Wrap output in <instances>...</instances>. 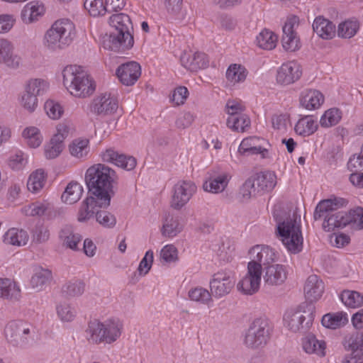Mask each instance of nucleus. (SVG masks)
<instances>
[{
	"mask_svg": "<svg viewBox=\"0 0 363 363\" xmlns=\"http://www.w3.org/2000/svg\"><path fill=\"white\" fill-rule=\"evenodd\" d=\"M118 177L116 172L104 164H96L89 167L85 174L88 194L95 196L96 202L111 204L116 194L115 184Z\"/></svg>",
	"mask_w": 363,
	"mask_h": 363,
	"instance_id": "obj_1",
	"label": "nucleus"
},
{
	"mask_svg": "<svg viewBox=\"0 0 363 363\" xmlns=\"http://www.w3.org/2000/svg\"><path fill=\"white\" fill-rule=\"evenodd\" d=\"M108 23L113 30L104 36L103 47L118 52L131 49L134 45L131 33L133 26L129 16L123 13L113 14L109 18Z\"/></svg>",
	"mask_w": 363,
	"mask_h": 363,
	"instance_id": "obj_2",
	"label": "nucleus"
},
{
	"mask_svg": "<svg viewBox=\"0 0 363 363\" xmlns=\"http://www.w3.org/2000/svg\"><path fill=\"white\" fill-rule=\"evenodd\" d=\"M277 222L276 235L286 250L291 254H298L303 250V238L301 228V218L296 213L281 216L276 208L273 213Z\"/></svg>",
	"mask_w": 363,
	"mask_h": 363,
	"instance_id": "obj_3",
	"label": "nucleus"
},
{
	"mask_svg": "<svg viewBox=\"0 0 363 363\" xmlns=\"http://www.w3.org/2000/svg\"><path fill=\"white\" fill-rule=\"evenodd\" d=\"M62 75L64 85L72 95L85 98L94 92L96 85L94 81L81 67L67 66L63 69Z\"/></svg>",
	"mask_w": 363,
	"mask_h": 363,
	"instance_id": "obj_4",
	"label": "nucleus"
},
{
	"mask_svg": "<svg viewBox=\"0 0 363 363\" xmlns=\"http://www.w3.org/2000/svg\"><path fill=\"white\" fill-rule=\"evenodd\" d=\"M74 24L69 19L56 21L44 37L45 45L50 50H62L71 44L75 37Z\"/></svg>",
	"mask_w": 363,
	"mask_h": 363,
	"instance_id": "obj_5",
	"label": "nucleus"
},
{
	"mask_svg": "<svg viewBox=\"0 0 363 363\" xmlns=\"http://www.w3.org/2000/svg\"><path fill=\"white\" fill-rule=\"evenodd\" d=\"M314 313L315 306L313 303H302L297 308L287 311L284 320L291 331L305 333L313 324Z\"/></svg>",
	"mask_w": 363,
	"mask_h": 363,
	"instance_id": "obj_6",
	"label": "nucleus"
},
{
	"mask_svg": "<svg viewBox=\"0 0 363 363\" xmlns=\"http://www.w3.org/2000/svg\"><path fill=\"white\" fill-rule=\"evenodd\" d=\"M272 328L266 318L255 319L247 329L244 343L251 349L264 347L270 339Z\"/></svg>",
	"mask_w": 363,
	"mask_h": 363,
	"instance_id": "obj_7",
	"label": "nucleus"
},
{
	"mask_svg": "<svg viewBox=\"0 0 363 363\" xmlns=\"http://www.w3.org/2000/svg\"><path fill=\"white\" fill-rule=\"evenodd\" d=\"M31 325L23 320L10 321L5 327L4 333L7 340L13 345L26 344L31 337Z\"/></svg>",
	"mask_w": 363,
	"mask_h": 363,
	"instance_id": "obj_8",
	"label": "nucleus"
},
{
	"mask_svg": "<svg viewBox=\"0 0 363 363\" xmlns=\"http://www.w3.org/2000/svg\"><path fill=\"white\" fill-rule=\"evenodd\" d=\"M196 191L194 183L190 181H179L173 187L170 206L176 210L181 209L191 199Z\"/></svg>",
	"mask_w": 363,
	"mask_h": 363,
	"instance_id": "obj_9",
	"label": "nucleus"
},
{
	"mask_svg": "<svg viewBox=\"0 0 363 363\" xmlns=\"http://www.w3.org/2000/svg\"><path fill=\"white\" fill-rule=\"evenodd\" d=\"M234 285L235 281L229 273L218 272L210 281L211 294L215 298H222L230 294Z\"/></svg>",
	"mask_w": 363,
	"mask_h": 363,
	"instance_id": "obj_10",
	"label": "nucleus"
},
{
	"mask_svg": "<svg viewBox=\"0 0 363 363\" xmlns=\"http://www.w3.org/2000/svg\"><path fill=\"white\" fill-rule=\"evenodd\" d=\"M302 74L301 67L295 61L284 63L277 70V81L281 85H289L298 81Z\"/></svg>",
	"mask_w": 363,
	"mask_h": 363,
	"instance_id": "obj_11",
	"label": "nucleus"
},
{
	"mask_svg": "<svg viewBox=\"0 0 363 363\" xmlns=\"http://www.w3.org/2000/svg\"><path fill=\"white\" fill-rule=\"evenodd\" d=\"M118 108L117 100L110 94H102L94 98L90 105V111L97 116H106L113 113Z\"/></svg>",
	"mask_w": 363,
	"mask_h": 363,
	"instance_id": "obj_12",
	"label": "nucleus"
},
{
	"mask_svg": "<svg viewBox=\"0 0 363 363\" xmlns=\"http://www.w3.org/2000/svg\"><path fill=\"white\" fill-rule=\"evenodd\" d=\"M298 26V18L292 16L286 21L283 26L282 46L286 51L294 52L299 49V39L294 32V26Z\"/></svg>",
	"mask_w": 363,
	"mask_h": 363,
	"instance_id": "obj_13",
	"label": "nucleus"
},
{
	"mask_svg": "<svg viewBox=\"0 0 363 363\" xmlns=\"http://www.w3.org/2000/svg\"><path fill=\"white\" fill-rule=\"evenodd\" d=\"M116 75L123 84L132 86L141 75L140 65L134 61L122 64L116 69Z\"/></svg>",
	"mask_w": 363,
	"mask_h": 363,
	"instance_id": "obj_14",
	"label": "nucleus"
},
{
	"mask_svg": "<svg viewBox=\"0 0 363 363\" xmlns=\"http://www.w3.org/2000/svg\"><path fill=\"white\" fill-rule=\"evenodd\" d=\"M250 262H255L264 268L276 260V254L269 246L257 245L249 251Z\"/></svg>",
	"mask_w": 363,
	"mask_h": 363,
	"instance_id": "obj_15",
	"label": "nucleus"
},
{
	"mask_svg": "<svg viewBox=\"0 0 363 363\" xmlns=\"http://www.w3.org/2000/svg\"><path fill=\"white\" fill-rule=\"evenodd\" d=\"M101 156L103 162L112 163L128 171L133 169L137 164L135 157L120 154L113 149H107Z\"/></svg>",
	"mask_w": 363,
	"mask_h": 363,
	"instance_id": "obj_16",
	"label": "nucleus"
},
{
	"mask_svg": "<svg viewBox=\"0 0 363 363\" xmlns=\"http://www.w3.org/2000/svg\"><path fill=\"white\" fill-rule=\"evenodd\" d=\"M345 347L352 354L346 356L342 363H363V335L350 337L345 340Z\"/></svg>",
	"mask_w": 363,
	"mask_h": 363,
	"instance_id": "obj_17",
	"label": "nucleus"
},
{
	"mask_svg": "<svg viewBox=\"0 0 363 363\" xmlns=\"http://www.w3.org/2000/svg\"><path fill=\"white\" fill-rule=\"evenodd\" d=\"M13 44L6 39H0V64H4L11 69H18L21 63V58L14 54Z\"/></svg>",
	"mask_w": 363,
	"mask_h": 363,
	"instance_id": "obj_18",
	"label": "nucleus"
},
{
	"mask_svg": "<svg viewBox=\"0 0 363 363\" xmlns=\"http://www.w3.org/2000/svg\"><path fill=\"white\" fill-rule=\"evenodd\" d=\"M324 288V283L317 275L313 274L308 277L304 286V294L309 303L316 301L322 296Z\"/></svg>",
	"mask_w": 363,
	"mask_h": 363,
	"instance_id": "obj_19",
	"label": "nucleus"
},
{
	"mask_svg": "<svg viewBox=\"0 0 363 363\" xmlns=\"http://www.w3.org/2000/svg\"><path fill=\"white\" fill-rule=\"evenodd\" d=\"M180 61L186 69L191 72H196L200 69L208 67V60L205 53L195 52L193 55L184 52L180 57Z\"/></svg>",
	"mask_w": 363,
	"mask_h": 363,
	"instance_id": "obj_20",
	"label": "nucleus"
},
{
	"mask_svg": "<svg viewBox=\"0 0 363 363\" xmlns=\"http://www.w3.org/2000/svg\"><path fill=\"white\" fill-rule=\"evenodd\" d=\"M95 198V196L89 194L82 202L77 213V220L79 222L84 223L93 218L94 213L96 214V212L94 211V207L106 208L110 206V204L104 206V204L96 202L98 200Z\"/></svg>",
	"mask_w": 363,
	"mask_h": 363,
	"instance_id": "obj_21",
	"label": "nucleus"
},
{
	"mask_svg": "<svg viewBox=\"0 0 363 363\" xmlns=\"http://www.w3.org/2000/svg\"><path fill=\"white\" fill-rule=\"evenodd\" d=\"M265 284L269 286L280 285L286 279V272L281 264H270L264 268Z\"/></svg>",
	"mask_w": 363,
	"mask_h": 363,
	"instance_id": "obj_22",
	"label": "nucleus"
},
{
	"mask_svg": "<svg viewBox=\"0 0 363 363\" xmlns=\"http://www.w3.org/2000/svg\"><path fill=\"white\" fill-rule=\"evenodd\" d=\"M52 274L51 270L36 267L30 280L31 288L38 292L43 291L52 281Z\"/></svg>",
	"mask_w": 363,
	"mask_h": 363,
	"instance_id": "obj_23",
	"label": "nucleus"
},
{
	"mask_svg": "<svg viewBox=\"0 0 363 363\" xmlns=\"http://www.w3.org/2000/svg\"><path fill=\"white\" fill-rule=\"evenodd\" d=\"M302 347L304 352L309 354H315L319 357H324L326 355V342L318 340L312 334L302 339Z\"/></svg>",
	"mask_w": 363,
	"mask_h": 363,
	"instance_id": "obj_24",
	"label": "nucleus"
},
{
	"mask_svg": "<svg viewBox=\"0 0 363 363\" xmlns=\"http://www.w3.org/2000/svg\"><path fill=\"white\" fill-rule=\"evenodd\" d=\"M346 203L347 201L341 198L323 200L317 205L314 211L313 218L315 220L322 218H325V216L331 214L333 211L345 206Z\"/></svg>",
	"mask_w": 363,
	"mask_h": 363,
	"instance_id": "obj_25",
	"label": "nucleus"
},
{
	"mask_svg": "<svg viewBox=\"0 0 363 363\" xmlns=\"http://www.w3.org/2000/svg\"><path fill=\"white\" fill-rule=\"evenodd\" d=\"M299 101L303 108L307 110H315L323 103L324 96L318 90L308 89L301 92Z\"/></svg>",
	"mask_w": 363,
	"mask_h": 363,
	"instance_id": "obj_26",
	"label": "nucleus"
},
{
	"mask_svg": "<svg viewBox=\"0 0 363 363\" xmlns=\"http://www.w3.org/2000/svg\"><path fill=\"white\" fill-rule=\"evenodd\" d=\"M183 228L184 225L179 221V216L168 213L163 219L161 233L164 237L172 238L182 232Z\"/></svg>",
	"mask_w": 363,
	"mask_h": 363,
	"instance_id": "obj_27",
	"label": "nucleus"
},
{
	"mask_svg": "<svg viewBox=\"0 0 363 363\" xmlns=\"http://www.w3.org/2000/svg\"><path fill=\"white\" fill-rule=\"evenodd\" d=\"M313 29L318 36L323 39H331L335 33V25L323 16H318L315 18Z\"/></svg>",
	"mask_w": 363,
	"mask_h": 363,
	"instance_id": "obj_28",
	"label": "nucleus"
},
{
	"mask_svg": "<svg viewBox=\"0 0 363 363\" xmlns=\"http://www.w3.org/2000/svg\"><path fill=\"white\" fill-rule=\"evenodd\" d=\"M255 184L261 194L271 191L277 184V177L274 172H264L255 174Z\"/></svg>",
	"mask_w": 363,
	"mask_h": 363,
	"instance_id": "obj_29",
	"label": "nucleus"
},
{
	"mask_svg": "<svg viewBox=\"0 0 363 363\" xmlns=\"http://www.w3.org/2000/svg\"><path fill=\"white\" fill-rule=\"evenodd\" d=\"M229 179L230 176L228 173L211 176L209 180L203 184V187L205 191L218 194L225 190L229 182Z\"/></svg>",
	"mask_w": 363,
	"mask_h": 363,
	"instance_id": "obj_30",
	"label": "nucleus"
},
{
	"mask_svg": "<svg viewBox=\"0 0 363 363\" xmlns=\"http://www.w3.org/2000/svg\"><path fill=\"white\" fill-rule=\"evenodd\" d=\"M20 296L21 290L14 281L0 278V298L18 301Z\"/></svg>",
	"mask_w": 363,
	"mask_h": 363,
	"instance_id": "obj_31",
	"label": "nucleus"
},
{
	"mask_svg": "<svg viewBox=\"0 0 363 363\" xmlns=\"http://www.w3.org/2000/svg\"><path fill=\"white\" fill-rule=\"evenodd\" d=\"M44 6L38 2L31 1L23 9L21 17L25 23H31L38 20V16L44 13Z\"/></svg>",
	"mask_w": 363,
	"mask_h": 363,
	"instance_id": "obj_32",
	"label": "nucleus"
},
{
	"mask_svg": "<svg viewBox=\"0 0 363 363\" xmlns=\"http://www.w3.org/2000/svg\"><path fill=\"white\" fill-rule=\"evenodd\" d=\"M346 212L338 211L325 216L323 228L325 231H333L336 228H344L347 225L345 219Z\"/></svg>",
	"mask_w": 363,
	"mask_h": 363,
	"instance_id": "obj_33",
	"label": "nucleus"
},
{
	"mask_svg": "<svg viewBox=\"0 0 363 363\" xmlns=\"http://www.w3.org/2000/svg\"><path fill=\"white\" fill-rule=\"evenodd\" d=\"M103 324L104 333L103 342L108 344L115 342L121 334V323L119 320H110Z\"/></svg>",
	"mask_w": 363,
	"mask_h": 363,
	"instance_id": "obj_34",
	"label": "nucleus"
},
{
	"mask_svg": "<svg viewBox=\"0 0 363 363\" xmlns=\"http://www.w3.org/2000/svg\"><path fill=\"white\" fill-rule=\"evenodd\" d=\"M28 238V234L26 230L11 228L5 233L4 242L8 245L22 246L26 245Z\"/></svg>",
	"mask_w": 363,
	"mask_h": 363,
	"instance_id": "obj_35",
	"label": "nucleus"
},
{
	"mask_svg": "<svg viewBox=\"0 0 363 363\" xmlns=\"http://www.w3.org/2000/svg\"><path fill=\"white\" fill-rule=\"evenodd\" d=\"M83 191L79 183L72 181L67 184L62 195V200L69 204L74 203L80 199Z\"/></svg>",
	"mask_w": 363,
	"mask_h": 363,
	"instance_id": "obj_36",
	"label": "nucleus"
},
{
	"mask_svg": "<svg viewBox=\"0 0 363 363\" xmlns=\"http://www.w3.org/2000/svg\"><path fill=\"white\" fill-rule=\"evenodd\" d=\"M348 322L347 314L342 312L327 313L322 318V325L330 329H336L345 325Z\"/></svg>",
	"mask_w": 363,
	"mask_h": 363,
	"instance_id": "obj_37",
	"label": "nucleus"
},
{
	"mask_svg": "<svg viewBox=\"0 0 363 363\" xmlns=\"http://www.w3.org/2000/svg\"><path fill=\"white\" fill-rule=\"evenodd\" d=\"M65 147L62 137L54 135L48 144L45 146V155L47 159L51 160L57 157Z\"/></svg>",
	"mask_w": 363,
	"mask_h": 363,
	"instance_id": "obj_38",
	"label": "nucleus"
},
{
	"mask_svg": "<svg viewBox=\"0 0 363 363\" xmlns=\"http://www.w3.org/2000/svg\"><path fill=\"white\" fill-rule=\"evenodd\" d=\"M48 89L49 83L46 80L40 78L30 79L24 85V89L34 94L38 98L44 95Z\"/></svg>",
	"mask_w": 363,
	"mask_h": 363,
	"instance_id": "obj_39",
	"label": "nucleus"
},
{
	"mask_svg": "<svg viewBox=\"0 0 363 363\" xmlns=\"http://www.w3.org/2000/svg\"><path fill=\"white\" fill-rule=\"evenodd\" d=\"M347 225L354 230H363V208L357 207L346 212Z\"/></svg>",
	"mask_w": 363,
	"mask_h": 363,
	"instance_id": "obj_40",
	"label": "nucleus"
},
{
	"mask_svg": "<svg viewBox=\"0 0 363 363\" xmlns=\"http://www.w3.org/2000/svg\"><path fill=\"white\" fill-rule=\"evenodd\" d=\"M318 128V125L310 116H305L298 120L295 125V131L300 135H310L313 134Z\"/></svg>",
	"mask_w": 363,
	"mask_h": 363,
	"instance_id": "obj_41",
	"label": "nucleus"
},
{
	"mask_svg": "<svg viewBox=\"0 0 363 363\" xmlns=\"http://www.w3.org/2000/svg\"><path fill=\"white\" fill-rule=\"evenodd\" d=\"M104 324L93 321L89 323L88 328L86 330L87 338L92 343H99L103 342L104 338Z\"/></svg>",
	"mask_w": 363,
	"mask_h": 363,
	"instance_id": "obj_42",
	"label": "nucleus"
},
{
	"mask_svg": "<svg viewBox=\"0 0 363 363\" xmlns=\"http://www.w3.org/2000/svg\"><path fill=\"white\" fill-rule=\"evenodd\" d=\"M250 120L245 114L229 116L227 119V126L236 132H244L250 127Z\"/></svg>",
	"mask_w": 363,
	"mask_h": 363,
	"instance_id": "obj_43",
	"label": "nucleus"
},
{
	"mask_svg": "<svg viewBox=\"0 0 363 363\" xmlns=\"http://www.w3.org/2000/svg\"><path fill=\"white\" fill-rule=\"evenodd\" d=\"M277 36L272 31L264 29L257 37L259 47L264 50H272L276 47Z\"/></svg>",
	"mask_w": 363,
	"mask_h": 363,
	"instance_id": "obj_44",
	"label": "nucleus"
},
{
	"mask_svg": "<svg viewBox=\"0 0 363 363\" xmlns=\"http://www.w3.org/2000/svg\"><path fill=\"white\" fill-rule=\"evenodd\" d=\"M246 77V69L240 65H230L226 71V78L230 82L233 84L245 81Z\"/></svg>",
	"mask_w": 363,
	"mask_h": 363,
	"instance_id": "obj_45",
	"label": "nucleus"
},
{
	"mask_svg": "<svg viewBox=\"0 0 363 363\" xmlns=\"http://www.w3.org/2000/svg\"><path fill=\"white\" fill-rule=\"evenodd\" d=\"M45 176L44 170L40 169L33 172L28 178L27 182L28 189L33 192H38L44 186Z\"/></svg>",
	"mask_w": 363,
	"mask_h": 363,
	"instance_id": "obj_46",
	"label": "nucleus"
},
{
	"mask_svg": "<svg viewBox=\"0 0 363 363\" xmlns=\"http://www.w3.org/2000/svg\"><path fill=\"white\" fill-rule=\"evenodd\" d=\"M32 241L35 244L46 242L50 238L48 227L42 223H38L31 230Z\"/></svg>",
	"mask_w": 363,
	"mask_h": 363,
	"instance_id": "obj_47",
	"label": "nucleus"
},
{
	"mask_svg": "<svg viewBox=\"0 0 363 363\" xmlns=\"http://www.w3.org/2000/svg\"><path fill=\"white\" fill-rule=\"evenodd\" d=\"M85 284L81 280H75L66 283L62 288V294L67 297H75L82 295L84 291Z\"/></svg>",
	"mask_w": 363,
	"mask_h": 363,
	"instance_id": "obj_48",
	"label": "nucleus"
},
{
	"mask_svg": "<svg viewBox=\"0 0 363 363\" xmlns=\"http://www.w3.org/2000/svg\"><path fill=\"white\" fill-rule=\"evenodd\" d=\"M340 298L344 304L350 308H357L363 304V295L354 291H344Z\"/></svg>",
	"mask_w": 363,
	"mask_h": 363,
	"instance_id": "obj_49",
	"label": "nucleus"
},
{
	"mask_svg": "<svg viewBox=\"0 0 363 363\" xmlns=\"http://www.w3.org/2000/svg\"><path fill=\"white\" fill-rule=\"evenodd\" d=\"M260 282L245 276L238 284V289L244 294L252 295L258 291Z\"/></svg>",
	"mask_w": 363,
	"mask_h": 363,
	"instance_id": "obj_50",
	"label": "nucleus"
},
{
	"mask_svg": "<svg viewBox=\"0 0 363 363\" xmlns=\"http://www.w3.org/2000/svg\"><path fill=\"white\" fill-rule=\"evenodd\" d=\"M341 118V111L338 108H330L326 111L322 116L320 123L322 127H331L338 123Z\"/></svg>",
	"mask_w": 363,
	"mask_h": 363,
	"instance_id": "obj_51",
	"label": "nucleus"
},
{
	"mask_svg": "<svg viewBox=\"0 0 363 363\" xmlns=\"http://www.w3.org/2000/svg\"><path fill=\"white\" fill-rule=\"evenodd\" d=\"M89 140L87 139H78L69 145L71 155L77 158L85 157L89 152Z\"/></svg>",
	"mask_w": 363,
	"mask_h": 363,
	"instance_id": "obj_52",
	"label": "nucleus"
},
{
	"mask_svg": "<svg viewBox=\"0 0 363 363\" xmlns=\"http://www.w3.org/2000/svg\"><path fill=\"white\" fill-rule=\"evenodd\" d=\"M359 29V24L357 21H345L339 24L337 35L344 38H350L354 36Z\"/></svg>",
	"mask_w": 363,
	"mask_h": 363,
	"instance_id": "obj_53",
	"label": "nucleus"
},
{
	"mask_svg": "<svg viewBox=\"0 0 363 363\" xmlns=\"http://www.w3.org/2000/svg\"><path fill=\"white\" fill-rule=\"evenodd\" d=\"M23 135L26 139L28 145L33 148L38 147L43 140L40 130L35 127L26 128Z\"/></svg>",
	"mask_w": 363,
	"mask_h": 363,
	"instance_id": "obj_54",
	"label": "nucleus"
},
{
	"mask_svg": "<svg viewBox=\"0 0 363 363\" xmlns=\"http://www.w3.org/2000/svg\"><path fill=\"white\" fill-rule=\"evenodd\" d=\"M84 6L89 13L94 17L103 16L106 11L103 0H85Z\"/></svg>",
	"mask_w": 363,
	"mask_h": 363,
	"instance_id": "obj_55",
	"label": "nucleus"
},
{
	"mask_svg": "<svg viewBox=\"0 0 363 363\" xmlns=\"http://www.w3.org/2000/svg\"><path fill=\"white\" fill-rule=\"evenodd\" d=\"M211 296V294L203 288H195L189 292L191 300L204 304H207L212 301Z\"/></svg>",
	"mask_w": 363,
	"mask_h": 363,
	"instance_id": "obj_56",
	"label": "nucleus"
},
{
	"mask_svg": "<svg viewBox=\"0 0 363 363\" xmlns=\"http://www.w3.org/2000/svg\"><path fill=\"white\" fill-rule=\"evenodd\" d=\"M60 238H64V242L66 246L73 250H77V244L80 242L82 237L78 233L69 232V229H64L60 233Z\"/></svg>",
	"mask_w": 363,
	"mask_h": 363,
	"instance_id": "obj_57",
	"label": "nucleus"
},
{
	"mask_svg": "<svg viewBox=\"0 0 363 363\" xmlns=\"http://www.w3.org/2000/svg\"><path fill=\"white\" fill-rule=\"evenodd\" d=\"M96 221L104 228H112L116 223V217L108 211H96Z\"/></svg>",
	"mask_w": 363,
	"mask_h": 363,
	"instance_id": "obj_58",
	"label": "nucleus"
},
{
	"mask_svg": "<svg viewBox=\"0 0 363 363\" xmlns=\"http://www.w3.org/2000/svg\"><path fill=\"white\" fill-rule=\"evenodd\" d=\"M21 104L29 112H33L38 106V97L24 89L21 98Z\"/></svg>",
	"mask_w": 363,
	"mask_h": 363,
	"instance_id": "obj_59",
	"label": "nucleus"
},
{
	"mask_svg": "<svg viewBox=\"0 0 363 363\" xmlns=\"http://www.w3.org/2000/svg\"><path fill=\"white\" fill-rule=\"evenodd\" d=\"M48 209V205L40 202H35L25 207V213L28 216H43Z\"/></svg>",
	"mask_w": 363,
	"mask_h": 363,
	"instance_id": "obj_60",
	"label": "nucleus"
},
{
	"mask_svg": "<svg viewBox=\"0 0 363 363\" xmlns=\"http://www.w3.org/2000/svg\"><path fill=\"white\" fill-rule=\"evenodd\" d=\"M45 110L48 116L52 119H58L63 113L62 107L53 100H48L45 103Z\"/></svg>",
	"mask_w": 363,
	"mask_h": 363,
	"instance_id": "obj_61",
	"label": "nucleus"
},
{
	"mask_svg": "<svg viewBox=\"0 0 363 363\" xmlns=\"http://www.w3.org/2000/svg\"><path fill=\"white\" fill-rule=\"evenodd\" d=\"M57 313L61 320L64 322L72 321L75 316V311L68 303H61L57 307Z\"/></svg>",
	"mask_w": 363,
	"mask_h": 363,
	"instance_id": "obj_62",
	"label": "nucleus"
},
{
	"mask_svg": "<svg viewBox=\"0 0 363 363\" xmlns=\"http://www.w3.org/2000/svg\"><path fill=\"white\" fill-rule=\"evenodd\" d=\"M153 252L152 250L147 251L138 267V272L140 276H145L149 272L153 262Z\"/></svg>",
	"mask_w": 363,
	"mask_h": 363,
	"instance_id": "obj_63",
	"label": "nucleus"
},
{
	"mask_svg": "<svg viewBox=\"0 0 363 363\" xmlns=\"http://www.w3.org/2000/svg\"><path fill=\"white\" fill-rule=\"evenodd\" d=\"M189 95V91L185 86H179L176 88L171 96V101L176 105L184 104Z\"/></svg>",
	"mask_w": 363,
	"mask_h": 363,
	"instance_id": "obj_64",
	"label": "nucleus"
}]
</instances>
